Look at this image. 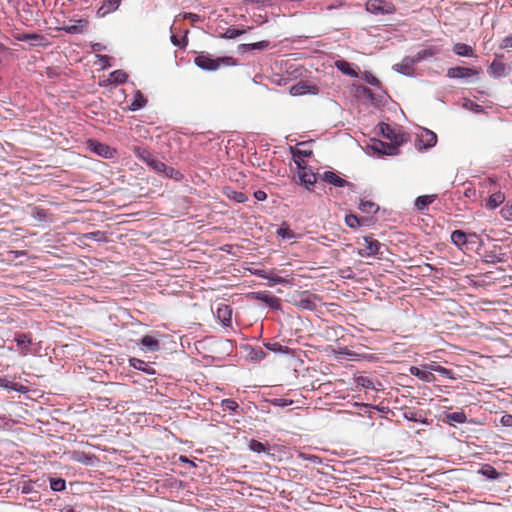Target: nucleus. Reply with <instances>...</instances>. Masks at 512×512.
Returning <instances> with one entry per match:
<instances>
[{
    "mask_svg": "<svg viewBox=\"0 0 512 512\" xmlns=\"http://www.w3.org/2000/svg\"><path fill=\"white\" fill-rule=\"evenodd\" d=\"M268 46H269V42L266 40L243 45L245 50H256V49L262 50V49H266Z\"/></svg>",
    "mask_w": 512,
    "mask_h": 512,
    "instance_id": "nucleus-43",
    "label": "nucleus"
},
{
    "mask_svg": "<svg viewBox=\"0 0 512 512\" xmlns=\"http://www.w3.org/2000/svg\"><path fill=\"white\" fill-rule=\"evenodd\" d=\"M379 129L382 135L387 139L395 142L396 144L402 143L401 135L397 133L389 124L381 123L379 125Z\"/></svg>",
    "mask_w": 512,
    "mask_h": 512,
    "instance_id": "nucleus-16",
    "label": "nucleus"
},
{
    "mask_svg": "<svg viewBox=\"0 0 512 512\" xmlns=\"http://www.w3.org/2000/svg\"><path fill=\"white\" fill-rule=\"evenodd\" d=\"M277 235L282 239L292 240L296 238V234L287 227L277 229Z\"/></svg>",
    "mask_w": 512,
    "mask_h": 512,
    "instance_id": "nucleus-38",
    "label": "nucleus"
},
{
    "mask_svg": "<svg viewBox=\"0 0 512 512\" xmlns=\"http://www.w3.org/2000/svg\"><path fill=\"white\" fill-rule=\"evenodd\" d=\"M270 404L272 406L276 407H286L293 404V400L286 399V398H273L269 400Z\"/></svg>",
    "mask_w": 512,
    "mask_h": 512,
    "instance_id": "nucleus-46",
    "label": "nucleus"
},
{
    "mask_svg": "<svg viewBox=\"0 0 512 512\" xmlns=\"http://www.w3.org/2000/svg\"><path fill=\"white\" fill-rule=\"evenodd\" d=\"M254 196L258 201H264L267 198V194L262 190H257Z\"/></svg>",
    "mask_w": 512,
    "mask_h": 512,
    "instance_id": "nucleus-55",
    "label": "nucleus"
},
{
    "mask_svg": "<svg viewBox=\"0 0 512 512\" xmlns=\"http://www.w3.org/2000/svg\"><path fill=\"white\" fill-rule=\"evenodd\" d=\"M416 64L413 57H404L400 63L393 65V69L405 76H412L414 74V65Z\"/></svg>",
    "mask_w": 512,
    "mask_h": 512,
    "instance_id": "nucleus-10",
    "label": "nucleus"
},
{
    "mask_svg": "<svg viewBox=\"0 0 512 512\" xmlns=\"http://www.w3.org/2000/svg\"><path fill=\"white\" fill-rule=\"evenodd\" d=\"M129 362L134 369L143 371L150 375L155 373V370L149 364H147L145 361L141 359L131 358Z\"/></svg>",
    "mask_w": 512,
    "mask_h": 512,
    "instance_id": "nucleus-24",
    "label": "nucleus"
},
{
    "mask_svg": "<svg viewBox=\"0 0 512 512\" xmlns=\"http://www.w3.org/2000/svg\"><path fill=\"white\" fill-rule=\"evenodd\" d=\"M85 239L93 240L96 242H105V241H107V235L105 232L98 230V231H93V232H88V233L82 234L81 240H85Z\"/></svg>",
    "mask_w": 512,
    "mask_h": 512,
    "instance_id": "nucleus-29",
    "label": "nucleus"
},
{
    "mask_svg": "<svg viewBox=\"0 0 512 512\" xmlns=\"http://www.w3.org/2000/svg\"><path fill=\"white\" fill-rule=\"evenodd\" d=\"M295 304L302 309H307L311 311L315 310L317 307L316 296L304 292L299 295V298L297 300H295Z\"/></svg>",
    "mask_w": 512,
    "mask_h": 512,
    "instance_id": "nucleus-13",
    "label": "nucleus"
},
{
    "mask_svg": "<svg viewBox=\"0 0 512 512\" xmlns=\"http://www.w3.org/2000/svg\"><path fill=\"white\" fill-rule=\"evenodd\" d=\"M317 92L318 88L306 81H300L290 88V94L293 96H301L307 93L316 94Z\"/></svg>",
    "mask_w": 512,
    "mask_h": 512,
    "instance_id": "nucleus-11",
    "label": "nucleus"
},
{
    "mask_svg": "<svg viewBox=\"0 0 512 512\" xmlns=\"http://www.w3.org/2000/svg\"><path fill=\"white\" fill-rule=\"evenodd\" d=\"M311 153H312L311 151L300 150V149L293 151V160L298 169L307 167L306 162H305V157L310 156Z\"/></svg>",
    "mask_w": 512,
    "mask_h": 512,
    "instance_id": "nucleus-25",
    "label": "nucleus"
},
{
    "mask_svg": "<svg viewBox=\"0 0 512 512\" xmlns=\"http://www.w3.org/2000/svg\"><path fill=\"white\" fill-rule=\"evenodd\" d=\"M335 67L341 71L343 74L348 75L350 77H357L358 74L356 70L352 67V65L345 60H337L335 61Z\"/></svg>",
    "mask_w": 512,
    "mask_h": 512,
    "instance_id": "nucleus-23",
    "label": "nucleus"
},
{
    "mask_svg": "<svg viewBox=\"0 0 512 512\" xmlns=\"http://www.w3.org/2000/svg\"><path fill=\"white\" fill-rule=\"evenodd\" d=\"M357 384L366 389L374 388L372 380L366 376L358 377Z\"/></svg>",
    "mask_w": 512,
    "mask_h": 512,
    "instance_id": "nucleus-47",
    "label": "nucleus"
},
{
    "mask_svg": "<svg viewBox=\"0 0 512 512\" xmlns=\"http://www.w3.org/2000/svg\"><path fill=\"white\" fill-rule=\"evenodd\" d=\"M16 344L22 348L21 354L26 356L29 353V346L32 343V340L28 334L22 333L15 336Z\"/></svg>",
    "mask_w": 512,
    "mask_h": 512,
    "instance_id": "nucleus-19",
    "label": "nucleus"
},
{
    "mask_svg": "<svg viewBox=\"0 0 512 512\" xmlns=\"http://www.w3.org/2000/svg\"><path fill=\"white\" fill-rule=\"evenodd\" d=\"M321 179L330 184V185H333L335 187H344V186H349V187H352L353 185L349 182H347L345 179L341 178L339 175H337L336 173L332 172V171H325L322 175H321Z\"/></svg>",
    "mask_w": 512,
    "mask_h": 512,
    "instance_id": "nucleus-12",
    "label": "nucleus"
},
{
    "mask_svg": "<svg viewBox=\"0 0 512 512\" xmlns=\"http://www.w3.org/2000/svg\"><path fill=\"white\" fill-rule=\"evenodd\" d=\"M16 39L19 41H32L37 43L42 39V36L32 33V34H20L16 36Z\"/></svg>",
    "mask_w": 512,
    "mask_h": 512,
    "instance_id": "nucleus-45",
    "label": "nucleus"
},
{
    "mask_svg": "<svg viewBox=\"0 0 512 512\" xmlns=\"http://www.w3.org/2000/svg\"><path fill=\"white\" fill-rule=\"evenodd\" d=\"M7 424V419L5 417H0V426H5Z\"/></svg>",
    "mask_w": 512,
    "mask_h": 512,
    "instance_id": "nucleus-61",
    "label": "nucleus"
},
{
    "mask_svg": "<svg viewBox=\"0 0 512 512\" xmlns=\"http://www.w3.org/2000/svg\"><path fill=\"white\" fill-rule=\"evenodd\" d=\"M217 317L223 322V324L229 325L232 319V310L229 306L223 305L217 309Z\"/></svg>",
    "mask_w": 512,
    "mask_h": 512,
    "instance_id": "nucleus-28",
    "label": "nucleus"
},
{
    "mask_svg": "<svg viewBox=\"0 0 512 512\" xmlns=\"http://www.w3.org/2000/svg\"><path fill=\"white\" fill-rule=\"evenodd\" d=\"M133 152L135 156L140 159L141 161L145 162L149 167H151L153 170H155L157 173L161 172V169H164V163L148 151L147 149L135 146L133 148Z\"/></svg>",
    "mask_w": 512,
    "mask_h": 512,
    "instance_id": "nucleus-3",
    "label": "nucleus"
},
{
    "mask_svg": "<svg viewBox=\"0 0 512 512\" xmlns=\"http://www.w3.org/2000/svg\"><path fill=\"white\" fill-rule=\"evenodd\" d=\"M183 18L184 19H189L191 21H196L199 19V16L197 14H194V13H185L183 15Z\"/></svg>",
    "mask_w": 512,
    "mask_h": 512,
    "instance_id": "nucleus-58",
    "label": "nucleus"
},
{
    "mask_svg": "<svg viewBox=\"0 0 512 512\" xmlns=\"http://www.w3.org/2000/svg\"><path fill=\"white\" fill-rule=\"evenodd\" d=\"M447 418L450 421L456 422V423H465L467 420L465 413L462 411L450 413L447 415Z\"/></svg>",
    "mask_w": 512,
    "mask_h": 512,
    "instance_id": "nucleus-42",
    "label": "nucleus"
},
{
    "mask_svg": "<svg viewBox=\"0 0 512 512\" xmlns=\"http://www.w3.org/2000/svg\"><path fill=\"white\" fill-rule=\"evenodd\" d=\"M505 201V195L504 193H502L501 191H497V192H494L492 193L487 202H486V206L487 208L489 209H496L497 207H499L503 202Z\"/></svg>",
    "mask_w": 512,
    "mask_h": 512,
    "instance_id": "nucleus-22",
    "label": "nucleus"
},
{
    "mask_svg": "<svg viewBox=\"0 0 512 512\" xmlns=\"http://www.w3.org/2000/svg\"><path fill=\"white\" fill-rule=\"evenodd\" d=\"M452 50L458 56H462V57H474L475 56L474 49L470 45L465 44V43L454 44Z\"/></svg>",
    "mask_w": 512,
    "mask_h": 512,
    "instance_id": "nucleus-20",
    "label": "nucleus"
},
{
    "mask_svg": "<svg viewBox=\"0 0 512 512\" xmlns=\"http://www.w3.org/2000/svg\"><path fill=\"white\" fill-rule=\"evenodd\" d=\"M501 214L506 220L512 221V203L511 206L503 208Z\"/></svg>",
    "mask_w": 512,
    "mask_h": 512,
    "instance_id": "nucleus-51",
    "label": "nucleus"
},
{
    "mask_svg": "<svg viewBox=\"0 0 512 512\" xmlns=\"http://www.w3.org/2000/svg\"><path fill=\"white\" fill-rule=\"evenodd\" d=\"M345 223L350 228H357L361 225L360 219L354 214H348L345 216Z\"/></svg>",
    "mask_w": 512,
    "mask_h": 512,
    "instance_id": "nucleus-41",
    "label": "nucleus"
},
{
    "mask_svg": "<svg viewBox=\"0 0 512 512\" xmlns=\"http://www.w3.org/2000/svg\"><path fill=\"white\" fill-rule=\"evenodd\" d=\"M502 47L504 48H512V35L507 36L503 39Z\"/></svg>",
    "mask_w": 512,
    "mask_h": 512,
    "instance_id": "nucleus-56",
    "label": "nucleus"
},
{
    "mask_svg": "<svg viewBox=\"0 0 512 512\" xmlns=\"http://www.w3.org/2000/svg\"><path fill=\"white\" fill-rule=\"evenodd\" d=\"M399 145L400 144H396L395 142L386 143L381 140H376L373 141V143L370 145V148L375 153L392 156L398 154Z\"/></svg>",
    "mask_w": 512,
    "mask_h": 512,
    "instance_id": "nucleus-5",
    "label": "nucleus"
},
{
    "mask_svg": "<svg viewBox=\"0 0 512 512\" xmlns=\"http://www.w3.org/2000/svg\"><path fill=\"white\" fill-rule=\"evenodd\" d=\"M298 170L299 182L305 185L307 189H310L317 181L316 174L307 167L300 168Z\"/></svg>",
    "mask_w": 512,
    "mask_h": 512,
    "instance_id": "nucleus-14",
    "label": "nucleus"
},
{
    "mask_svg": "<svg viewBox=\"0 0 512 512\" xmlns=\"http://www.w3.org/2000/svg\"><path fill=\"white\" fill-rule=\"evenodd\" d=\"M409 371H410L411 375L419 378L422 381L432 383L436 380L435 375L433 373H431L430 371H428V369H425V368L421 369L416 366H411Z\"/></svg>",
    "mask_w": 512,
    "mask_h": 512,
    "instance_id": "nucleus-15",
    "label": "nucleus"
},
{
    "mask_svg": "<svg viewBox=\"0 0 512 512\" xmlns=\"http://www.w3.org/2000/svg\"><path fill=\"white\" fill-rule=\"evenodd\" d=\"M500 423L505 427H512V415L505 414L500 418Z\"/></svg>",
    "mask_w": 512,
    "mask_h": 512,
    "instance_id": "nucleus-50",
    "label": "nucleus"
},
{
    "mask_svg": "<svg viewBox=\"0 0 512 512\" xmlns=\"http://www.w3.org/2000/svg\"><path fill=\"white\" fill-rule=\"evenodd\" d=\"M128 75L123 70H115L110 73L109 81L115 84H123L126 82Z\"/></svg>",
    "mask_w": 512,
    "mask_h": 512,
    "instance_id": "nucleus-33",
    "label": "nucleus"
},
{
    "mask_svg": "<svg viewBox=\"0 0 512 512\" xmlns=\"http://www.w3.org/2000/svg\"><path fill=\"white\" fill-rule=\"evenodd\" d=\"M234 199L237 201V202H244L246 200V196L241 193V192H238V193H235V196H234Z\"/></svg>",
    "mask_w": 512,
    "mask_h": 512,
    "instance_id": "nucleus-59",
    "label": "nucleus"
},
{
    "mask_svg": "<svg viewBox=\"0 0 512 512\" xmlns=\"http://www.w3.org/2000/svg\"><path fill=\"white\" fill-rule=\"evenodd\" d=\"M358 255L361 257L375 256L380 252L382 244L371 236H365L358 241Z\"/></svg>",
    "mask_w": 512,
    "mask_h": 512,
    "instance_id": "nucleus-2",
    "label": "nucleus"
},
{
    "mask_svg": "<svg viewBox=\"0 0 512 512\" xmlns=\"http://www.w3.org/2000/svg\"><path fill=\"white\" fill-rule=\"evenodd\" d=\"M440 367H441V365H438L435 362H433L431 364H426L423 366V368L428 369V371H430L431 373H433V372L438 373V369H440Z\"/></svg>",
    "mask_w": 512,
    "mask_h": 512,
    "instance_id": "nucleus-53",
    "label": "nucleus"
},
{
    "mask_svg": "<svg viewBox=\"0 0 512 512\" xmlns=\"http://www.w3.org/2000/svg\"><path fill=\"white\" fill-rule=\"evenodd\" d=\"M437 143V135L426 128L421 129L417 134L416 146L418 149H430Z\"/></svg>",
    "mask_w": 512,
    "mask_h": 512,
    "instance_id": "nucleus-4",
    "label": "nucleus"
},
{
    "mask_svg": "<svg viewBox=\"0 0 512 512\" xmlns=\"http://www.w3.org/2000/svg\"><path fill=\"white\" fill-rule=\"evenodd\" d=\"M256 295L257 299L267 304L270 308L275 310L280 309L281 303L279 298L272 296L267 292H258Z\"/></svg>",
    "mask_w": 512,
    "mask_h": 512,
    "instance_id": "nucleus-18",
    "label": "nucleus"
},
{
    "mask_svg": "<svg viewBox=\"0 0 512 512\" xmlns=\"http://www.w3.org/2000/svg\"><path fill=\"white\" fill-rule=\"evenodd\" d=\"M221 407L224 411H235L238 408V403L233 399H224L221 401Z\"/></svg>",
    "mask_w": 512,
    "mask_h": 512,
    "instance_id": "nucleus-44",
    "label": "nucleus"
},
{
    "mask_svg": "<svg viewBox=\"0 0 512 512\" xmlns=\"http://www.w3.org/2000/svg\"><path fill=\"white\" fill-rule=\"evenodd\" d=\"M487 72L491 77L495 79L506 77L510 73V66L502 61L495 59L488 67Z\"/></svg>",
    "mask_w": 512,
    "mask_h": 512,
    "instance_id": "nucleus-6",
    "label": "nucleus"
},
{
    "mask_svg": "<svg viewBox=\"0 0 512 512\" xmlns=\"http://www.w3.org/2000/svg\"><path fill=\"white\" fill-rule=\"evenodd\" d=\"M0 381H1L0 386H3L5 388H11L12 390H15V391H23L24 387L22 385L18 386L17 384H15L13 386H8L7 384H5V382H4L5 380H0Z\"/></svg>",
    "mask_w": 512,
    "mask_h": 512,
    "instance_id": "nucleus-54",
    "label": "nucleus"
},
{
    "mask_svg": "<svg viewBox=\"0 0 512 512\" xmlns=\"http://www.w3.org/2000/svg\"><path fill=\"white\" fill-rule=\"evenodd\" d=\"M433 56H434V52L431 49H423V50L417 52V54L415 56H413V59L415 60L416 63H418L420 61L426 60Z\"/></svg>",
    "mask_w": 512,
    "mask_h": 512,
    "instance_id": "nucleus-39",
    "label": "nucleus"
},
{
    "mask_svg": "<svg viewBox=\"0 0 512 512\" xmlns=\"http://www.w3.org/2000/svg\"><path fill=\"white\" fill-rule=\"evenodd\" d=\"M468 235L462 230H455L451 233V241L459 248H463L468 241Z\"/></svg>",
    "mask_w": 512,
    "mask_h": 512,
    "instance_id": "nucleus-26",
    "label": "nucleus"
},
{
    "mask_svg": "<svg viewBox=\"0 0 512 512\" xmlns=\"http://www.w3.org/2000/svg\"><path fill=\"white\" fill-rule=\"evenodd\" d=\"M462 107L466 110H469V111H471L473 113H477V114L484 112V109L481 105L473 102L470 99H464Z\"/></svg>",
    "mask_w": 512,
    "mask_h": 512,
    "instance_id": "nucleus-35",
    "label": "nucleus"
},
{
    "mask_svg": "<svg viewBox=\"0 0 512 512\" xmlns=\"http://www.w3.org/2000/svg\"><path fill=\"white\" fill-rule=\"evenodd\" d=\"M141 344L148 351H157L159 349V341L150 335H146L141 339Z\"/></svg>",
    "mask_w": 512,
    "mask_h": 512,
    "instance_id": "nucleus-30",
    "label": "nucleus"
},
{
    "mask_svg": "<svg viewBox=\"0 0 512 512\" xmlns=\"http://www.w3.org/2000/svg\"><path fill=\"white\" fill-rule=\"evenodd\" d=\"M359 209L365 213H375L378 210V206L368 200H361L359 203Z\"/></svg>",
    "mask_w": 512,
    "mask_h": 512,
    "instance_id": "nucleus-36",
    "label": "nucleus"
},
{
    "mask_svg": "<svg viewBox=\"0 0 512 512\" xmlns=\"http://www.w3.org/2000/svg\"><path fill=\"white\" fill-rule=\"evenodd\" d=\"M89 148L96 153L97 155L110 159L113 158L116 154V150L111 148L110 146L97 142V141H90L89 142Z\"/></svg>",
    "mask_w": 512,
    "mask_h": 512,
    "instance_id": "nucleus-9",
    "label": "nucleus"
},
{
    "mask_svg": "<svg viewBox=\"0 0 512 512\" xmlns=\"http://www.w3.org/2000/svg\"><path fill=\"white\" fill-rule=\"evenodd\" d=\"M159 174H163L167 178L174 179L176 181H179L183 178V175L180 171L174 169L173 167H169L164 163V169H161V172H158Z\"/></svg>",
    "mask_w": 512,
    "mask_h": 512,
    "instance_id": "nucleus-31",
    "label": "nucleus"
},
{
    "mask_svg": "<svg viewBox=\"0 0 512 512\" xmlns=\"http://www.w3.org/2000/svg\"><path fill=\"white\" fill-rule=\"evenodd\" d=\"M194 63L197 67L206 71H216L221 66H233L236 64L235 59L232 57L213 58L211 55L204 53L195 57Z\"/></svg>",
    "mask_w": 512,
    "mask_h": 512,
    "instance_id": "nucleus-1",
    "label": "nucleus"
},
{
    "mask_svg": "<svg viewBox=\"0 0 512 512\" xmlns=\"http://www.w3.org/2000/svg\"><path fill=\"white\" fill-rule=\"evenodd\" d=\"M438 373L448 379H455L454 372L450 369L443 367V366H441L440 369H438Z\"/></svg>",
    "mask_w": 512,
    "mask_h": 512,
    "instance_id": "nucleus-49",
    "label": "nucleus"
},
{
    "mask_svg": "<svg viewBox=\"0 0 512 512\" xmlns=\"http://www.w3.org/2000/svg\"><path fill=\"white\" fill-rule=\"evenodd\" d=\"M170 40L174 46L182 47L185 45V43L182 44L181 41L177 38V36L174 34L171 35Z\"/></svg>",
    "mask_w": 512,
    "mask_h": 512,
    "instance_id": "nucleus-57",
    "label": "nucleus"
},
{
    "mask_svg": "<svg viewBox=\"0 0 512 512\" xmlns=\"http://www.w3.org/2000/svg\"><path fill=\"white\" fill-rule=\"evenodd\" d=\"M258 275L267 279L270 282V285L285 284L288 282L286 278L279 276L278 274L274 273L273 271L266 273V274L259 273Z\"/></svg>",
    "mask_w": 512,
    "mask_h": 512,
    "instance_id": "nucleus-34",
    "label": "nucleus"
},
{
    "mask_svg": "<svg viewBox=\"0 0 512 512\" xmlns=\"http://www.w3.org/2000/svg\"><path fill=\"white\" fill-rule=\"evenodd\" d=\"M248 447L251 451L257 452V453L266 452V450H267L266 446L262 442L254 440V439L250 440Z\"/></svg>",
    "mask_w": 512,
    "mask_h": 512,
    "instance_id": "nucleus-40",
    "label": "nucleus"
},
{
    "mask_svg": "<svg viewBox=\"0 0 512 512\" xmlns=\"http://www.w3.org/2000/svg\"><path fill=\"white\" fill-rule=\"evenodd\" d=\"M50 488L55 492H61L66 488V482L62 478H51Z\"/></svg>",
    "mask_w": 512,
    "mask_h": 512,
    "instance_id": "nucleus-37",
    "label": "nucleus"
},
{
    "mask_svg": "<svg viewBox=\"0 0 512 512\" xmlns=\"http://www.w3.org/2000/svg\"><path fill=\"white\" fill-rule=\"evenodd\" d=\"M363 79L370 85H373V86L379 85V80L374 75H372L370 72H367V71L364 72Z\"/></svg>",
    "mask_w": 512,
    "mask_h": 512,
    "instance_id": "nucleus-48",
    "label": "nucleus"
},
{
    "mask_svg": "<svg viewBox=\"0 0 512 512\" xmlns=\"http://www.w3.org/2000/svg\"><path fill=\"white\" fill-rule=\"evenodd\" d=\"M103 49V46L99 43L93 45L94 51H101Z\"/></svg>",
    "mask_w": 512,
    "mask_h": 512,
    "instance_id": "nucleus-60",
    "label": "nucleus"
},
{
    "mask_svg": "<svg viewBox=\"0 0 512 512\" xmlns=\"http://www.w3.org/2000/svg\"><path fill=\"white\" fill-rule=\"evenodd\" d=\"M147 99L144 97V95L141 93V91L137 90L135 91L133 95V100L131 104L129 105V109L131 111H137L139 109H142L146 106Z\"/></svg>",
    "mask_w": 512,
    "mask_h": 512,
    "instance_id": "nucleus-21",
    "label": "nucleus"
},
{
    "mask_svg": "<svg viewBox=\"0 0 512 512\" xmlns=\"http://www.w3.org/2000/svg\"><path fill=\"white\" fill-rule=\"evenodd\" d=\"M436 199V195H423L415 200V206L418 210L424 211Z\"/></svg>",
    "mask_w": 512,
    "mask_h": 512,
    "instance_id": "nucleus-27",
    "label": "nucleus"
},
{
    "mask_svg": "<svg viewBox=\"0 0 512 512\" xmlns=\"http://www.w3.org/2000/svg\"><path fill=\"white\" fill-rule=\"evenodd\" d=\"M180 460L185 461V462L188 461V459L186 457H183V456L180 457Z\"/></svg>",
    "mask_w": 512,
    "mask_h": 512,
    "instance_id": "nucleus-64",
    "label": "nucleus"
},
{
    "mask_svg": "<svg viewBox=\"0 0 512 512\" xmlns=\"http://www.w3.org/2000/svg\"><path fill=\"white\" fill-rule=\"evenodd\" d=\"M366 9L373 14H388L392 12L393 7L384 0H369L366 3Z\"/></svg>",
    "mask_w": 512,
    "mask_h": 512,
    "instance_id": "nucleus-8",
    "label": "nucleus"
},
{
    "mask_svg": "<svg viewBox=\"0 0 512 512\" xmlns=\"http://www.w3.org/2000/svg\"><path fill=\"white\" fill-rule=\"evenodd\" d=\"M405 417L409 420H413V421H416V419L414 418L413 414L409 415L408 413H405Z\"/></svg>",
    "mask_w": 512,
    "mask_h": 512,
    "instance_id": "nucleus-62",
    "label": "nucleus"
},
{
    "mask_svg": "<svg viewBox=\"0 0 512 512\" xmlns=\"http://www.w3.org/2000/svg\"><path fill=\"white\" fill-rule=\"evenodd\" d=\"M121 5V0H104L102 6L98 9L97 14L104 17L107 14L116 11Z\"/></svg>",
    "mask_w": 512,
    "mask_h": 512,
    "instance_id": "nucleus-17",
    "label": "nucleus"
},
{
    "mask_svg": "<svg viewBox=\"0 0 512 512\" xmlns=\"http://www.w3.org/2000/svg\"><path fill=\"white\" fill-rule=\"evenodd\" d=\"M241 34H242V31H240V30H238V29H228V30L226 31V34H225V35H226V37H228V38H235V37H237V36H239V35H241Z\"/></svg>",
    "mask_w": 512,
    "mask_h": 512,
    "instance_id": "nucleus-52",
    "label": "nucleus"
},
{
    "mask_svg": "<svg viewBox=\"0 0 512 512\" xmlns=\"http://www.w3.org/2000/svg\"><path fill=\"white\" fill-rule=\"evenodd\" d=\"M478 473L490 480H495L500 475L497 472V470L489 464L483 465L482 468L478 471Z\"/></svg>",
    "mask_w": 512,
    "mask_h": 512,
    "instance_id": "nucleus-32",
    "label": "nucleus"
},
{
    "mask_svg": "<svg viewBox=\"0 0 512 512\" xmlns=\"http://www.w3.org/2000/svg\"><path fill=\"white\" fill-rule=\"evenodd\" d=\"M471 193H472L471 189H468V190L465 191V195L467 197H469L471 195Z\"/></svg>",
    "mask_w": 512,
    "mask_h": 512,
    "instance_id": "nucleus-63",
    "label": "nucleus"
},
{
    "mask_svg": "<svg viewBox=\"0 0 512 512\" xmlns=\"http://www.w3.org/2000/svg\"><path fill=\"white\" fill-rule=\"evenodd\" d=\"M479 74V70L467 67H452L447 70V77L449 78H457L464 79L477 76Z\"/></svg>",
    "mask_w": 512,
    "mask_h": 512,
    "instance_id": "nucleus-7",
    "label": "nucleus"
}]
</instances>
